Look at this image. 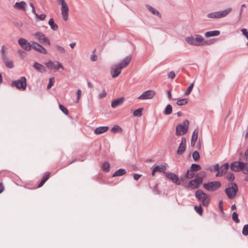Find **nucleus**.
<instances>
[{
  "label": "nucleus",
  "instance_id": "nucleus-1",
  "mask_svg": "<svg viewBox=\"0 0 248 248\" xmlns=\"http://www.w3.org/2000/svg\"><path fill=\"white\" fill-rule=\"evenodd\" d=\"M132 59L131 56L126 57L118 64L113 65L111 68V75L113 78H116L121 73L122 69L126 67L130 63Z\"/></svg>",
  "mask_w": 248,
  "mask_h": 248
},
{
  "label": "nucleus",
  "instance_id": "nucleus-2",
  "mask_svg": "<svg viewBox=\"0 0 248 248\" xmlns=\"http://www.w3.org/2000/svg\"><path fill=\"white\" fill-rule=\"evenodd\" d=\"M189 124L188 120H185L182 124H178L176 127V135L180 136L186 134L187 132Z\"/></svg>",
  "mask_w": 248,
  "mask_h": 248
},
{
  "label": "nucleus",
  "instance_id": "nucleus-3",
  "mask_svg": "<svg viewBox=\"0 0 248 248\" xmlns=\"http://www.w3.org/2000/svg\"><path fill=\"white\" fill-rule=\"evenodd\" d=\"M195 196L200 201L202 202V204L204 206H207L210 202V196L204 193L201 189L197 190L195 192Z\"/></svg>",
  "mask_w": 248,
  "mask_h": 248
},
{
  "label": "nucleus",
  "instance_id": "nucleus-4",
  "mask_svg": "<svg viewBox=\"0 0 248 248\" xmlns=\"http://www.w3.org/2000/svg\"><path fill=\"white\" fill-rule=\"evenodd\" d=\"M12 87H16L19 90H25L27 88V80L25 77H21L19 79L13 80L11 83Z\"/></svg>",
  "mask_w": 248,
  "mask_h": 248
},
{
  "label": "nucleus",
  "instance_id": "nucleus-5",
  "mask_svg": "<svg viewBox=\"0 0 248 248\" xmlns=\"http://www.w3.org/2000/svg\"><path fill=\"white\" fill-rule=\"evenodd\" d=\"M232 11L231 8H228L222 11L215 12L207 14V16L209 18H221L226 16Z\"/></svg>",
  "mask_w": 248,
  "mask_h": 248
},
{
  "label": "nucleus",
  "instance_id": "nucleus-6",
  "mask_svg": "<svg viewBox=\"0 0 248 248\" xmlns=\"http://www.w3.org/2000/svg\"><path fill=\"white\" fill-rule=\"evenodd\" d=\"M238 190L237 185L233 183L231 184V186L225 189V192L229 199H233L236 196Z\"/></svg>",
  "mask_w": 248,
  "mask_h": 248
},
{
  "label": "nucleus",
  "instance_id": "nucleus-7",
  "mask_svg": "<svg viewBox=\"0 0 248 248\" xmlns=\"http://www.w3.org/2000/svg\"><path fill=\"white\" fill-rule=\"evenodd\" d=\"M221 186L219 181H212L203 184V187L209 191H215L217 190Z\"/></svg>",
  "mask_w": 248,
  "mask_h": 248
},
{
  "label": "nucleus",
  "instance_id": "nucleus-8",
  "mask_svg": "<svg viewBox=\"0 0 248 248\" xmlns=\"http://www.w3.org/2000/svg\"><path fill=\"white\" fill-rule=\"evenodd\" d=\"M18 44L23 49L26 51H30L31 49L32 42L29 43L25 38H20L18 40Z\"/></svg>",
  "mask_w": 248,
  "mask_h": 248
},
{
  "label": "nucleus",
  "instance_id": "nucleus-9",
  "mask_svg": "<svg viewBox=\"0 0 248 248\" xmlns=\"http://www.w3.org/2000/svg\"><path fill=\"white\" fill-rule=\"evenodd\" d=\"M155 91L153 90H148L143 92L138 97L140 100H147L152 99L155 95Z\"/></svg>",
  "mask_w": 248,
  "mask_h": 248
},
{
  "label": "nucleus",
  "instance_id": "nucleus-10",
  "mask_svg": "<svg viewBox=\"0 0 248 248\" xmlns=\"http://www.w3.org/2000/svg\"><path fill=\"white\" fill-rule=\"evenodd\" d=\"M34 36L35 38L42 44H46L47 45L50 44V41L44 34L40 32H36Z\"/></svg>",
  "mask_w": 248,
  "mask_h": 248
},
{
  "label": "nucleus",
  "instance_id": "nucleus-11",
  "mask_svg": "<svg viewBox=\"0 0 248 248\" xmlns=\"http://www.w3.org/2000/svg\"><path fill=\"white\" fill-rule=\"evenodd\" d=\"M164 174L166 177L170 180L173 183L177 185L181 184L179 178L175 173L172 172H164Z\"/></svg>",
  "mask_w": 248,
  "mask_h": 248
},
{
  "label": "nucleus",
  "instance_id": "nucleus-12",
  "mask_svg": "<svg viewBox=\"0 0 248 248\" xmlns=\"http://www.w3.org/2000/svg\"><path fill=\"white\" fill-rule=\"evenodd\" d=\"M194 43L195 46H204L208 44L207 41H205L204 38L200 34L195 35Z\"/></svg>",
  "mask_w": 248,
  "mask_h": 248
},
{
  "label": "nucleus",
  "instance_id": "nucleus-13",
  "mask_svg": "<svg viewBox=\"0 0 248 248\" xmlns=\"http://www.w3.org/2000/svg\"><path fill=\"white\" fill-rule=\"evenodd\" d=\"M202 182V178H199L197 179H194L190 181L187 185V187H190L191 189H196L199 187L200 184Z\"/></svg>",
  "mask_w": 248,
  "mask_h": 248
},
{
  "label": "nucleus",
  "instance_id": "nucleus-14",
  "mask_svg": "<svg viewBox=\"0 0 248 248\" xmlns=\"http://www.w3.org/2000/svg\"><path fill=\"white\" fill-rule=\"evenodd\" d=\"M69 8L66 2L62 4L61 13L62 18L64 21L68 19Z\"/></svg>",
  "mask_w": 248,
  "mask_h": 248
},
{
  "label": "nucleus",
  "instance_id": "nucleus-15",
  "mask_svg": "<svg viewBox=\"0 0 248 248\" xmlns=\"http://www.w3.org/2000/svg\"><path fill=\"white\" fill-rule=\"evenodd\" d=\"M243 164V162L235 161L231 164L230 168L233 171L239 172L242 170Z\"/></svg>",
  "mask_w": 248,
  "mask_h": 248
},
{
  "label": "nucleus",
  "instance_id": "nucleus-16",
  "mask_svg": "<svg viewBox=\"0 0 248 248\" xmlns=\"http://www.w3.org/2000/svg\"><path fill=\"white\" fill-rule=\"evenodd\" d=\"M31 48L42 54H46L47 53L46 50L43 46L34 41H32Z\"/></svg>",
  "mask_w": 248,
  "mask_h": 248
},
{
  "label": "nucleus",
  "instance_id": "nucleus-17",
  "mask_svg": "<svg viewBox=\"0 0 248 248\" xmlns=\"http://www.w3.org/2000/svg\"><path fill=\"white\" fill-rule=\"evenodd\" d=\"M186 140L185 138L183 137L182 139L181 142L179 146L177 153L179 155H182L186 150Z\"/></svg>",
  "mask_w": 248,
  "mask_h": 248
},
{
  "label": "nucleus",
  "instance_id": "nucleus-18",
  "mask_svg": "<svg viewBox=\"0 0 248 248\" xmlns=\"http://www.w3.org/2000/svg\"><path fill=\"white\" fill-rule=\"evenodd\" d=\"M229 166V165L228 163H224L220 167H219V171L217 172L216 176L217 177L222 176L224 174H225L227 172Z\"/></svg>",
  "mask_w": 248,
  "mask_h": 248
},
{
  "label": "nucleus",
  "instance_id": "nucleus-19",
  "mask_svg": "<svg viewBox=\"0 0 248 248\" xmlns=\"http://www.w3.org/2000/svg\"><path fill=\"white\" fill-rule=\"evenodd\" d=\"M26 3L24 1L16 2L14 5V8L18 10L26 11Z\"/></svg>",
  "mask_w": 248,
  "mask_h": 248
},
{
  "label": "nucleus",
  "instance_id": "nucleus-20",
  "mask_svg": "<svg viewBox=\"0 0 248 248\" xmlns=\"http://www.w3.org/2000/svg\"><path fill=\"white\" fill-rule=\"evenodd\" d=\"M166 170V167L164 165H160L158 166H155L152 170V175H155V173L156 172H166L165 170Z\"/></svg>",
  "mask_w": 248,
  "mask_h": 248
},
{
  "label": "nucleus",
  "instance_id": "nucleus-21",
  "mask_svg": "<svg viewBox=\"0 0 248 248\" xmlns=\"http://www.w3.org/2000/svg\"><path fill=\"white\" fill-rule=\"evenodd\" d=\"M5 65L8 68H13L14 66V62L8 56L2 59Z\"/></svg>",
  "mask_w": 248,
  "mask_h": 248
},
{
  "label": "nucleus",
  "instance_id": "nucleus-22",
  "mask_svg": "<svg viewBox=\"0 0 248 248\" xmlns=\"http://www.w3.org/2000/svg\"><path fill=\"white\" fill-rule=\"evenodd\" d=\"M124 102V98H120L113 100L111 102V106L112 108H115L118 106L122 105Z\"/></svg>",
  "mask_w": 248,
  "mask_h": 248
},
{
  "label": "nucleus",
  "instance_id": "nucleus-23",
  "mask_svg": "<svg viewBox=\"0 0 248 248\" xmlns=\"http://www.w3.org/2000/svg\"><path fill=\"white\" fill-rule=\"evenodd\" d=\"M33 67L40 72L44 73L46 72V68L45 66L37 62H34L33 65Z\"/></svg>",
  "mask_w": 248,
  "mask_h": 248
},
{
  "label": "nucleus",
  "instance_id": "nucleus-24",
  "mask_svg": "<svg viewBox=\"0 0 248 248\" xmlns=\"http://www.w3.org/2000/svg\"><path fill=\"white\" fill-rule=\"evenodd\" d=\"M148 10L154 15L157 16L159 18L161 17V15L158 11L149 5H146Z\"/></svg>",
  "mask_w": 248,
  "mask_h": 248
},
{
  "label": "nucleus",
  "instance_id": "nucleus-25",
  "mask_svg": "<svg viewBox=\"0 0 248 248\" xmlns=\"http://www.w3.org/2000/svg\"><path fill=\"white\" fill-rule=\"evenodd\" d=\"M108 129V126H100L96 128L94 130V133L97 135L102 134Z\"/></svg>",
  "mask_w": 248,
  "mask_h": 248
},
{
  "label": "nucleus",
  "instance_id": "nucleus-26",
  "mask_svg": "<svg viewBox=\"0 0 248 248\" xmlns=\"http://www.w3.org/2000/svg\"><path fill=\"white\" fill-rule=\"evenodd\" d=\"M220 34V31H207L205 33V36L206 38H209L212 36H218Z\"/></svg>",
  "mask_w": 248,
  "mask_h": 248
},
{
  "label": "nucleus",
  "instance_id": "nucleus-27",
  "mask_svg": "<svg viewBox=\"0 0 248 248\" xmlns=\"http://www.w3.org/2000/svg\"><path fill=\"white\" fill-rule=\"evenodd\" d=\"M126 173V171L124 169H120L116 170L112 175V177L121 176Z\"/></svg>",
  "mask_w": 248,
  "mask_h": 248
},
{
  "label": "nucleus",
  "instance_id": "nucleus-28",
  "mask_svg": "<svg viewBox=\"0 0 248 248\" xmlns=\"http://www.w3.org/2000/svg\"><path fill=\"white\" fill-rule=\"evenodd\" d=\"M48 24L51 27V29L54 31H57L58 29V26L54 23V19L50 18L48 21Z\"/></svg>",
  "mask_w": 248,
  "mask_h": 248
},
{
  "label": "nucleus",
  "instance_id": "nucleus-29",
  "mask_svg": "<svg viewBox=\"0 0 248 248\" xmlns=\"http://www.w3.org/2000/svg\"><path fill=\"white\" fill-rule=\"evenodd\" d=\"M46 67L50 70H52L54 69H56V62H53L51 61H49L46 63Z\"/></svg>",
  "mask_w": 248,
  "mask_h": 248
},
{
  "label": "nucleus",
  "instance_id": "nucleus-30",
  "mask_svg": "<svg viewBox=\"0 0 248 248\" xmlns=\"http://www.w3.org/2000/svg\"><path fill=\"white\" fill-rule=\"evenodd\" d=\"M185 41L190 45L194 46V37L192 35L186 37Z\"/></svg>",
  "mask_w": 248,
  "mask_h": 248
},
{
  "label": "nucleus",
  "instance_id": "nucleus-31",
  "mask_svg": "<svg viewBox=\"0 0 248 248\" xmlns=\"http://www.w3.org/2000/svg\"><path fill=\"white\" fill-rule=\"evenodd\" d=\"M186 177H187L188 179H192L195 175V173L193 170H187V172L186 173Z\"/></svg>",
  "mask_w": 248,
  "mask_h": 248
},
{
  "label": "nucleus",
  "instance_id": "nucleus-32",
  "mask_svg": "<svg viewBox=\"0 0 248 248\" xmlns=\"http://www.w3.org/2000/svg\"><path fill=\"white\" fill-rule=\"evenodd\" d=\"M172 110V106L170 105L169 104L166 106L165 109L164 111V113L165 115H170L171 113Z\"/></svg>",
  "mask_w": 248,
  "mask_h": 248
},
{
  "label": "nucleus",
  "instance_id": "nucleus-33",
  "mask_svg": "<svg viewBox=\"0 0 248 248\" xmlns=\"http://www.w3.org/2000/svg\"><path fill=\"white\" fill-rule=\"evenodd\" d=\"M102 170L106 171V172H108L110 170V164L108 162H106L103 163L102 167Z\"/></svg>",
  "mask_w": 248,
  "mask_h": 248
},
{
  "label": "nucleus",
  "instance_id": "nucleus-34",
  "mask_svg": "<svg viewBox=\"0 0 248 248\" xmlns=\"http://www.w3.org/2000/svg\"><path fill=\"white\" fill-rule=\"evenodd\" d=\"M187 99L184 98L178 100V101L176 102V104L178 106H183L187 104Z\"/></svg>",
  "mask_w": 248,
  "mask_h": 248
},
{
  "label": "nucleus",
  "instance_id": "nucleus-35",
  "mask_svg": "<svg viewBox=\"0 0 248 248\" xmlns=\"http://www.w3.org/2000/svg\"><path fill=\"white\" fill-rule=\"evenodd\" d=\"M241 171L246 174H248V163L243 162Z\"/></svg>",
  "mask_w": 248,
  "mask_h": 248
},
{
  "label": "nucleus",
  "instance_id": "nucleus-36",
  "mask_svg": "<svg viewBox=\"0 0 248 248\" xmlns=\"http://www.w3.org/2000/svg\"><path fill=\"white\" fill-rule=\"evenodd\" d=\"M209 170L213 172V171H219V166L218 164H216L212 166L211 167H210L209 168Z\"/></svg>",
  "mask_w": 248,
  "mask_h": 248
},
{
  "label": "nucleus",
  "instance_id": "nucleus-37",
  "mask_svg": "<svg viewBox=\"0 0 248 248\" xmlns=\"http://www.w3.org/2000/svg\"><path fill=\"white\" fill-rule=\"evenodd\" d=\"M142 108H140L136 109L133 112V115L135 117H140L142 115Z\"/></svg>",
  "mask_w": 248,
  "mask_h": 248
},
{
  "label": "nucleus",
  "instance_id": "nucleus-38",
  "mask_svg": "<svg viewBox=\"0 0 248 248\" xmlns=\"http://www.w3.org/2000/svg\"><path fill=\"white\" fill-rule=\"evenodd\" d=\"M111 131L112 133H116L119 131L122 132V129L118 125H114V126L112 128Z\"/></svg>",
  "mask_w": 248,
  "mask_h": 248
},
{
  "label": "nucleus",
  "instance_id": "nucleus-39",
  "mask_svg": "<svg viewBox=\"0 0 248 248\" xmlns=\"http://www.w3.org/2000/svg\"><path fill=\"white\" fill-rule=\"evenodd\" d=\"M191 170L193 171H197L201 170V166L197 164H192L191 165Z\"/></svg>",
  "mask_w": 248,
  "mask_h": 248
},
{
  "label": "nucleus",
  "instance_id": "nucleus-40",
  "mask_svg": "<svg viewBox=\"0 0 248 248\" xmlns=\"http://www.w3.org/2000/svg\"><path fill=\"white\" fill-rule=\"evenodd\" d=\"M232 220L236 223L240 222V220L238 218V216L236 212H234L232 215Z\"/></svg>",
  "mask_w": 248,
  "mask_h": 248
},
{
  "label": "nucleus",
  "instance_id": "nucleus-41",
  "mask_svg": "<svg viewBox=\"0 0 248 248\" xmlns=\"http://www.w3.org/2000/svg\"><path fill=\"white\" fill-rule=\"evenodd\" d=\"M198 132H199L198 128H197L194 130V131L193 132L191 140H197L198 136Z\"/></svg>",
  "mask_w": 248,
  "mask_h": 248
},
{
  "label": "nucleus",
  "instance_id": "nucleus-42",
  "mask_svg": "<svg viewBox=\"0 0 248 248\" xmlns=\"http://www.w3.org/2000/svg\"><path fill=\"white\" fill-rule=\"evenodd\" d=\"M192 157L195 161L199 160L200 158L199 153L197 151H194L192 154Z\"/></svg>",
  "mask_w": 248,
  "mask_h": 248
},
{
  "label": "nucleus",
  "instance_id": "nucleus-43",
  "mask_svg": "<svg viewBox=\"0 0 248 248\" xmlns=\"http://www.w3.org/2000/svg\"><path fill=\"white\" fill-rule=\"evenodd\" d=\"M193 86H194V83H191L188 86V87L187 88V90L186 91V92L185 93V94L186 95H189L191 93V91H192V89L193 88Z\"/></svg>",
  "mask_w": 248,
  "mask_h": 248
},
{
  "label": "nucleus",
  "instance_id": "nucleus-44",
  "mask_svg": "<svg viewBox=\"0 0 248 248\" xmlns=\"http://www.w3.org/2000/svg\"><path fill=\"white\" fill-rule=\"evenodd\" d=\"M6 50L7 48L5 46H1V59L8 56L6 54Z\"/></svg>",
  "mask_w": 248,
  "mask_h": 248
},
{
  "label": "nucleus",
  "instance_id": "nucleus-45",
  "mask_svg": "<svg viewBox=\"0 0 248 248\" xmlns=\"http://www.w3.org/2000/svg\"><path fill=\"white\" fill-rule=\"evenodd\" d=\"M55 82V78L54 77L51 78H49V83L47 86V88L48 89H50L52 86H53Z\"/></svg>",
  "mask_w": 248,
  "mask_h": 248
},
{
  "label": "nucleus",
  "instance_id": "nucleus-46",
  "mask_svg": "<svg viewBox=\"0 0 248 248\" xmlns=\"http://www.w3.org/2000/svg\"><path fill=\"white\" fill-rule=\"evenodd\" d=\"M107 96V92L105 90V89L104 88L102 92L98 94V98L99 99H102L106 97Z\"/></svg>",
  "mask_w": 248,
  "mask_h": 248
},
{
  "label": "nucleus",
  "instance_id": "nucleus-47",
  "mask_svg": "<svg viewBox=\"0 0 248 248\" xmlns=\"http://www.w3.org/2000/svg\"><path fill=\"white\" fill-rule=\"evenodd\" d=\"M59 108L64 114H65L66 115L68 114V110L63 105L61 104L59 105Z\"/></svg>",
  "mask_w": 248,
  "mask_h": 248
},
{
  "label": "nucleus",
  "instance_id": "nucleus-48",
  "mask_svg": "<svg viewBox=\"0 0 248 248\" xmlns=\"http://www.w3.org/2000/svg\"><path fill=\"white\" fill-rule=\"evenodd\" d=\"M17 53H18L19 56L21 58H24L26 57L27 56V53L24 51H23L21 49H18L17 50Z\"/></svg>",
  "mask_w": 248,
  "mask_h": 248
},
{
  "label": "nucleus",
  "instance_id": "nucleus-49",
  "mask_svg": "<svg viewBox=\"0 0 248 248\" xmlns=\"http://www.w3.org/2000/svg\"><path fill=\"white\" fill-rule=\"evenodd\" d=\"M195 210L200 215H201L202 213V209L201 205L200 206H194Z\"/></svg>",
  "mask_w": 248,
  "mask_h": 248
},
{
  "label": "nucleus",
  "instance_id": "nucleus-50",
  "mask_svg": "<svg viewBox=\"0 0 248 248\" xmlns=\"http://www.w3.org/2000/svg\"><path fill=\"white\" fill-rule=\"evenodd\" d=\"M57 51L61 53V54H63L65 52V50L64 49V48L61 46H59L58 45H56L55 46Z\"/></svg>",
  "mask_w": 248,
  "mask_h": 248
},
{
  "label": "nucleus",
  "instance_id": "nucleus-51",
  "mask_svg": "<svg viewBox=\"0 0 248 248\" xmlns=\"http://www.w3.org/2000/svg\"><path fill=\"white\" fill-rule=\"evenodd\" d=\"M37 18L39 19L40 20H43L45 19L46 16L45 14H41V15H39L35 12V14H34Z\"/></svg>",
  "mask_w": 248,
  "mask_h": 248
},
{
  "label": "nucleus",
  "instance_id": "nucleus-52",
  "mask_svg": "<svg viewBox=\"0 0 248 248\" xmlns=\"http://www.w3.org/2000/svg\"><path fill=\"white\" fill-rule=\"evenodd\" d=\"M242 233L244 235H247L248 234V224L245 225L242 230Z\"/></svg>",
  "mask_w": 248,
  "mask_h": 248
},
{
  "label": "nucleus",
  "instance_id": "nucleus-53",
  "mask_svg": "<svg viewBox=\"0 0 248 248\" xmlns=\"http://www.w3.org/2000/svg\"><path fill=\"white\" fill-rule=\"evenodd\" d=\"M227 179L229 181H232L234 179V175L233 173H229L227 176Z\"/></svg>",
  "mask_w": 248,
  "mask_h": 248
},
{
  "label": "nucleus",
  "instance_id": "nucleus-54",
  "mask_svg": "<svg viewBox=\"0 0 248 248\" xmlns=\"http://www.w3.org/2000/svg\"><path fill=\"white\" fill-rule=\"evenodd\" d=\"M241 31L242 34L246 37V38L248 40V31L246 29H242L241 30Z\"/></svg>",
  "mask_w": 248,
  "mask_h": 248
},
{
  "label": "nucleus",
  "instance_id": "nucleus-55",
  "mask_svg": "<svg viewBox=\"0 0 248 248\" xmlns=\"http://www.w3.org/2000/svg\"><path fill=\"white\" fill-rule=\"evenodd\" d=\"M168 76L169 78L173 79L175 77V74L173 71H171L168 73Z\"/></svg>",
  "mask_w": 248,
  "mask_h": 248
},
{
  "label": "nucleus",
  "instance_id": "nucleus-56",
  "mask_svg": "<svg viewBox=\"0 0 248 248\" xmlns=\"http://www.w3.org/2000/svg\"><path fill=\"white\" fill-rule=\"evenodd\" d=\"M49 175L50 173L49 172L46 173L41 181L45 183L46 182L48 179L49 177Z\"/></svg>",
  "mask_w": 248,
  "mask_h": 248
},
{
  "label": "nucleus",
  "instance_id": "nucleus-57",
  "mask_svg": "<svg viewBox=\"0 0 248 248\" xmlns=\"http://www.w3.org/2000/svg\"><path fill=\"white\" fill-rule=\"evenodd\" d=\"M49 175L50 173L49 172L46 173L41 181L45 183L46 182L48 179L49 177Z\"/></svg>",
  "mask_w": 248,
  "mask_h": 248
},
{
  "label": "nucleus",
  "instance_id": "nucleus-58",
  "mask_svg": "<svg viewBox=\"0 0 248 248\" xmlns=\"http://www.w3.org/2000/svg\"><path fill=\"white\" fill-rule=\"evenodd\" d=\"M49 175L50 173L49 172L46 173L41 181L45 183L46 182L48 179L49 177Z\"/></svg>",
  "mask_w": 248,
  "mask_h": 248
},
{
  "label": "nucleus",
  "instance_id": "nucleus-59",
  "mask_svg": "<svg viewBox=\"0 0 248 248\" xmlns=\"http://www.w3.org/2000/svg\"><path fill=\"white\" fill-rule=\"evenodd\" d=\"M56 69H63V67L62 64L58 62H56Z\"/></svg>",
  "mask_w": 248,
  "mask_h": 248
},
{
  "label": "nucleus",
  "instance_id": "nucleus-60",
  "mask_svg": "<svg viewBox=\"0 0 248 248\" xmlns=\"http://www.w3.org/2000/svg\"><path fill=\"white\" fill-rule=\"evenodd\" d=\"M77 101L76 103H78L79 101V98L81 97V91L80 90H78L77 91Z\"/></svg>",
  "mask_w": 248,
  "mask_h": 248
},
{
  "label": "nucleus",
  "instance_id": "nucleus-61",
  "mask_svg": "<svg viewBox=\"0 0 248 248\" xmlns=\"http://www.w3.org/2000/svg\"><path fill=\"white\" fill-rule=\"evenodd\" d=\"M90 59L92 62L96 61L97 60V56L95 54H92L90 56Z\"/></svg>",
  "mask_w": 248,
  "mask_h": 248
},
{
  "label": "nucleus",
  "instance_id": "nucleus-62",
  "mask_svg": "<svg viewBox=\"0 0 248 248\" xmlns=\"http://www.w3.org/2000/svg\"><path fill=\"white\" fill-rule=\"evenodd\" d=\"M246 7V5L245 4H243L241 5V8H240V11L239 13V16L241 17L242 14V12L243 11V8H245Z\"/></svg>",
  "mask_w": 248,
  "mask_h": 248
},
{
  "label": "nucleus",
  "instance_id": "nucleus-63",
  "mask_svg": "<svg viewBox=\"0 0 248 248\" xmlns=\"http://www.w3.org/2000/svg\"><path fill=\"white\" fill-rule=\"evenodd\" d=\"M141 175L135 173L133 175L134 179L136 180H138L141 177Z\"/></svg>",
  "mask_w": 248,
  "mask_h": 248
},
{
  "label": "nucleus",
  "instance_id": "nucleus-64",
  "mask_svg": "<svg viewBox=\"0 0 248 248\" xmlns=\"http://www.w3.org/2000/svg\"><path fill=\"white\" fill-rule=\"evenodd\" d=\"M168 98L170 100L172 98L171 93L170 91L167 90L166 91Z\"/></svg>",
  "mask_w": 248,
  "mask_h": 248
}]
</instances>
